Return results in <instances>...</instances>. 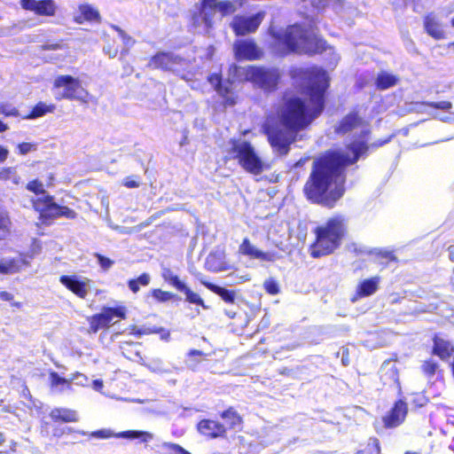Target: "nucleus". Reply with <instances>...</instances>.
Returning a JSON list of instances; mask_svg holds the SVG:
<instances>
[{
  "label": "nucleus",
  "mask_w": 454,
  "mask_h": 454,
  "mask_svg": "<svg viewBox=\"0 0 454 454\" xmlns=\"http://www.w3.org/2000/svg\"><path fill=\"white\" fill-rule=\"evenodd\" d=\"M293 80L302 81V98L296 95L284 96L276 110L278 125L268 120L264 133L270 145L281 155L290 151L299 133L309 129L313 121L324 112L330 78L322 67H294L290 70Z\"/></svg>",
  "instance_id": "1"
},
{
  "label": "nucleus",
  "mask_w": 454,
  "mask_h": 454,
  "mask_svg": "<svg viewBox=\"0 0 454 454\" xmlns=\"http://www.w3.org/2000/svg\"><path fill=\"white\" fill-rule=\"evenodd\" d=\"M369 135V129H363L357 139L346 145L347 153L329 149L313 160L302 188L304 197L310 203L327 208L336 207L346 192V168L370 151Z\"/></svg>",
  "instance_id": "2"
},
{
  "label": "nucleus",
  "mask_w": 454,
  "mask_h": 454,
  "mask_svg": "<svg viewBox=\"0 0 454 454\" xmlns=\"http://www.w3.org/2000/svg\"><path fill=\"white\" fill-rule=\"evenodd\" d=\"M348 217L342 214L329 216L323 223L313 229L315 239L309 245L312 258L330 255L339 249L348 236Z\"/></svg>",
  "instance_id": "3"
},
{
  "label": "nucleus",
  "mask_w": 454,
  "mask_h": 454,
  "mask_svg": "<svg viewBox=\"0 0 454 454\" xmlns=\"http://www.w3.org/2000/svg\"><path fill=\"white\" fill-rule=\"evenodd\" d=\"M26 189L36 197L30 200L33 209L38 214V220L45 226H49L60 217L74 220L77 213L67 206L58 204L54 196L50 194L39 179H33L27 183Z\"/></svg>",
  "instance_id": "4"
},
{
  "label": "nucleus",
  "mask_w": 454,
  "mask_h": 454,
  "mask_svg": "<svg viewBox=\"0 0 454 454\" xmlns=\"http://www.w3.org/2000/svg\"><path fill=\"white\" fill-rule=\"evenodd\" d=\"M220 417L226 420V426L218 420L203 419L196 426L198 432L209 440L226 438L228 430L242 427L244 423L242 416L232 406L223 411Z\"/></svg>",
  "instance_id": "5"
},
{
  "label": "nucleus",
  "mask_w": 454,
  "mask_h": 454,
  "mask_svg": "<svg viewBox=\"0 0 454 454\" xmlns=\"http://www.w3.org/2000/svg\"><path fill=\"white\" fill-rule=\"evenodd\" d=\"M230 143L231 146L229 149V159L236 160L239 165L251 175L258 176L263 172L266 166L250 142L233 138Z\"/></svg>",
  "instance_id": "6"
},
{
  "label": "nucleus",
  "mask_w": 454,
  "mask_h": 454,
  "mask_svg": "<svg viewBox=\"0 0 454 454\" xmlns=\"http://www.w3.org/2000/svg\"><path fill=\"white\" fill-rule=\"evenodd\" d=\"M243 80L265 90L274 91L278 89L280 74L277 69L257 66H247L243 71Z\"/></svg>",
  "instance_id": "7"
},
{
  "label": "nucleus",
  "mask_w": 454,
  "mask_h": 454,
  "mask_svg": "<svg viewBox=\"0 0 454 454\" xmlns=\"http://www.w3.org/2000/svg\"><path fill=\"white\" fill-rule=\"evenodd\" d=\"M52 86L54 89H61L63 90L59 98L67 100H78L82 103H88L90 93L83 89L81 81L70 74H60L56 76Z\"/></svg>",
  "instance_id": "8"
},
{
  "label": "nucleus",
  "mask_w": 454,
  "mask_h": 454,
  "mask_svg": "<svg viewBox=\"0 0 454 454\" xmlns=\"http://www.w3.org/2000/svg\"><path fill=\"white\" fill-rule=\"evenodd\" d=\"M207 82L221 98L223 107L233 106L238 103L239 97L233 88V81L224 79L221 70L209 74L207 76Z\"/></svg>",
  "instance_id": "9"
},
{
  "label": "nucleus",
  "mask_w": 454,
  "mask_h": 454,
  "mask_svg": "<svg viewBox=\"0 0 454 454\" xmlns=\"http://www.w3.org/2000/svg\"><path fill=\"white\" fill-rule=\"evenodd\" d=\"M114 317L126 318V309L123 306L103 307L101 312L87 317L89 323L88 333H97L102 329H107Z\"/></svg>",
  "instance_id": "10"
},
{
  "label": "nucleus",
  "mask_w": 454,
  "mask_h": 454,
  "mask_svg": "<svg viewBox=\"0 0 454 454\" xmlns=\"http://www.w3.org/2000/svg\"><path fill=\"white\" fill-rule=\"evenodd\" d=\"M215 1L216 0L200 1L197 11H195L191 16L193 27H198L203 24L207 30H209L214 27L217 12Z\"/></svg>",
  "instance_id": "11"
},
{
  "label": "nucleus",
  "mask_w": 454,
  "mask_h": 454,
  "mask_svg": "<svg viewBox=\"0 0 454 454\" xmlns=\"http://www.w3.org/2000/svg\"><path fill=\"white\" fill-rule=\"evenodd\" d=\"M367 125L368 122L364 119L359 109L353 108L333 126V133L336 136H345Z\"/></svg>",
  "instance_id": "12"
},
{
  "label": "nucleus",
  "mask_w": 454,
  "mask_h": 454,
  "mask_svg": "<svg viewBox=\"0 0 454 454\" xmlns=\"http://www.w3.org/2000/svg\"><path fill=\"white\" fill-rule=\"evenodd\" d=\"M184 59L169 51H159L149 60L148 67L164 72H176V67L182 66Z\"/></svg>",
  "instance_id": "13"
},
{
  "label": "nucleus",
  "mask_w": 454,
  "mask_h": 454,
  "mask_svg": "<svg viewBox=\"0 0 454 454\" xmlns=\"http://www.w3.org/2000/svg\"><path fill=\"white\" fill-rule=\"evenodd\" d=\"M161 277L165 282L168 285L176 288L178 292L184 293L185 294V301L189 303L201 306L202 308H206L203 299L196 293L192 291L186 285L180 280L177 275L174 274V272L170 269H164Z\"/></svg>",
  "instance_id": "14"
},
{
  "label": "nucleus",
  "mask_w": 454,
  "mask_h": 454,
  "mask_svg": "<svg viewBox=\"0 0 454 454\" xmlns=\"http://www.w3.org/2000/svg\"><path fill=\"white\" fill-rule=\"evenodd\" d=\"M264 18V12H259L252 16L237 15L233 18L231 27L236 35H246L254 33Z\"/></svg>",
  "instance_id": "15"
},
{
  "label": "nucleus",
  "mask_w": 454,
  "mask_h": 454,
  "mask_svg": "<svg viewBox=\"0 0 454 454\" xmlns=\"http://www.w3.org/2000/svg\"><path fill=\"white\" fill-rule=\"evenodd\" d=\"M22 9L41 17H53L58 6L54 0H20Z\"/></svg>",
  "instance_id": "16"
},
{
  "label": "nucleus",
  "mask_w": 454,
  "mask_h": 454,
  "mask_svg": "<svg viewBox=\"0 0 454 454\" xmlns=\"http://www.w3.org/2000/svg\"><path fill=\"white\" fill-rule=\"evenodd\" d=\"M306 31L304 27L298 24L289 26L286 28L283 36V43L289 51L297 52L302 49Z\"/></svg>",
  "instance_id": "17"
},
{
  "label": "nucleus",
  "mask_w": 454,
  "mask_h": 454,
  "mask_svg": "<svg viewBox=\"0 0 454 454\" xmlns=\"http://www.w3.org/2000/svg\"><path fill=\"white\" fill-rule=\"evenodd\" d=\"M431 354L439 357L442 361H449L454 356V344L441 334L435 333L433 338Z\"/></svg>",
  "instance_id": "18"
},
{
  "label": "nucleus",
  "mask_w": 454,
  "mask_h": 454,
  "mask_svg": "<svg viewBox=\"0 0 454 454\" xmlns=\"http://www.w3.org/2000/svg\"><path fill=\"white\" fill-rule=\"evenodd\" d=\"M380 278L378 276L363 279L356 286L355 293L350 297V301L355 303L357 301L371 296L379 289Z\"/></svg>",
  "instance_id": "19"
},
{
  "label": "nucleus",
  "mask_w": 454,
  "mask_h": 454,
  "mask_svg": "<svg viewBox=\"0 0 454 454\" xmlns=\"http://www.w3.org/2000/svg\"><path fill=\"white\" fill-rule=\"evenodd\" d=\"M234 49L238 59L256 60L262 57V51L254 41H240Z\"/></svg>",
  "instance_id": "20"
},
{
  "label": "nucleus",
  "mask_w": 454,
  "mask_h": 454,
  "mask_svg": "<svg viewBox=\"0 0 454 454\" xmlns=\"http://www.w3.org/2000/svg\"><path fill=\"white\" fill-rule=\"evenodd\" d=\"M420 371L429 382L444 383V369L433 358H427L422 362Z\"/></svg>",
  "instance_id": "21"
},
{
  "label": "nucleus",
  "mask_w": 454,
  "mask_h": 454,
  "mask_svg": "<svg viewBox=\"0 0 454 454\" xmlns=\"http://www.w3.org/2000/svg\"><path fill=\"white\" fill-rule=\"evenodd\" d=\"M327 42L322 36L306 31L301 51L309 56L321 54L327 50Z\"/></svg>",
  "instance_id": "22"
},
{
  "label": "nucleus",
  "mask_w": 454,
  "mask_h": 454,
  "mask_svg": "<svg viewBox=\"0 0 454 454\" xmlns=\"http://www.w3.org/2000/svg\"><path fill=\"white\" fill-rule=\"evenodd\" d=\"M205 265L211 272L224 271L231 268L223 249L210 252L206 259Z\"/></svg>",
  "instance_id": "23"
},
{
  "label": "nucleus",
  "mask_w": 454,
  "mask_h": 454,
  "mask_svg": "<svg viewBox=\"0 0 454 454\" xmlns=\"http://www.w3.org/2000/svg\"><path fill=\"white\" fill-rule=\"evenodd\" d=\"M59 282L81 299H85L88 294L86 282L78 279L76 276L62 275L59 278Z\"/></svg>",
  "instance_id": "24"
},
{
  "label": "nucleus",
  "mask_w": 454,
  "mask_h": 454,
  "mask_svg": "<svg viewBox=\"0 0 454 454\" xmlns=\"http://www.w3.org/2000/svg\"><path fill=\"white\" fill-rule=\"evenodd\" d=\"M239 251L241 254L247 255L252 259L270 262L274 260V255L270 253L262 252L254 247L248 238H245L239 245Z\"/></svg>",
  "instance_id": "25"
},
{
  "label": "nucleus",
  "mask_w": 454,
  "mask_h": 454,
  "mask_svg": "<svg viewBox=\"0 0 454 454\" xmlns=\"http://www.w3.org/2000/svg\"><path fill=\"white\" fill-rule=\"evenodd\" d=\"M423 24L427 34L434 39L441 40L445 38V32L434 13L427 14L424 17Z\"/></svg>",
  "instance_id": "26"
},
{
  "label": "nucleus",
  "mask_w": 454,
  "mask_h": 454,
  "mask_svg": "<svg viewBox=\"0 0 454 454\" xmlns=\"http://www.w3.org/2000/svg\"><path fill=\"white\" fill-rule=\"evenodd\" d=\"M78 11L79 13L74 18V21L77 24L100 21L99 12L90 4H80Z\"/></svg>",
  "instance_id": "27"
},
{
  "label": "nucleus",
  "mask_w": 454,
  "mask_h": 454,
  "mask_svg": "<svg viewBox=\"0 0 454 454\" xmlns=\"http://www.w3.org/2000/svg\"><path fill=\"white\" fill-rule=\"evenodd\" d=\"M26 265H27V262L22 254L20 257H13L6 261L0 260V274L11 275L20 272Z\"/></svg>",
  "instance_id": "28"
},
{
  "label": "nucleus",
  "mask_w": 454,
  "mask_h": 454,
  "mask_svg": "<svg viewBox=\"0 0 454 454\" xmlns=\"http://www.w3.org/2000/svg\"><path fill=\"white\" fill-rule=\"evenodd\" d=\"M50 417L54 422H77L79 416L74 410L67 408H54L50 412Z\"/></svg>",
  "instance_id": "29"
},
{
  "label": "nucleus",
  "mask_w": 454,
  "mask_h": 454,
  "mask_svg": "<svg viewBox=\"0 0 454 454\" xmlns=\"http://www.w3.org/2000/svg\"><path fill=\"white\" fill-rule=\"evenodd\" d=\"M200 283L208 290L219 295L226 303H234L236 294L233 290L226 289L208 281L201 280Z\"/></svg>",
  "instance_id": "30"
},
{
  "label": "nucleus",
  "mask_w": 454,
  "mask_h": 454,
  "mask_svg": "<svg viewBox=\"0 0 454 454\" xmlns=\"http://www.w3.org/2000/svg\"><path fill=\"white\" fill-rule=\"evenodd\" d=\"M115 438L139 439L142 442H147L153 438V434L146 431L127 430L116 433Z\"/></svg>",
  "instance_id": "31"
},
{
  "label": "nucleus",
  "mask_w": 454,
  "mask_h": 454,
  "mask_svg": "<svg viewBox=\"0 0 454 454\" xmlns=\"http://www.w3.org/2000/svg\"><path fill=\"white\" fill-rule=\"evenodd\" d=\"M54 110V106H48L43 102H38L32 110L26 115L22 116V119L32 120L42 117L48 113H51Z\"/></svg>",
  "instance_id": "32"
},
{
  "label": "nucleus",
  "mask_w": 454,
  "mask_h": 454,
  "mask_svg": "<svg viewBox=\"0 0 454 454\" xmlns=\"http://www.w3.org/2000/svg\"><path fill=\"white\" fill-rule=\"evenodd\" d=\"M369 255L372 257V261L380 265H387L395 260V256L393 252L382 249L371 251Z\"/></svg>",
  "instance_id": "33"
},
{
  "label": "nucleus",
  "mask_w": 454,
  "mask_h": 454,
  "mask_svg": "<svg viewBox=\"0 0 454 454\" xmlns=\"http://www.w3.org/2000/svg\"><path fill=\"white\" fill-rule=\"evenodd\" d=\"M12 220L6 210L0 211V241L7 239L11 235Z\"/></svg>",
  "instance_id": "34"
},
{
  "label": "nucleus",
  "mask_w": 454,
  "mask_h": 454,
  "mask_svg": "<svg viewBox=\"0 0 454 454\" xmlns=\"http://www.w3.org/2000/svg\"><path fill=\"white\" fill-rule=\"evenodd\" d=\"M50 387L56 388L61 387L60 391L64 389H71L73 379H66L59 375L58 372L51 371L49 372Z\"/></svg>",
  "instance_id": "35"
},
{
  "label": "nucleus",
  "mask_w": 454,
  "mask_h": 454,
  "mask_svg": "<svg viewBox=\"0 0 454 454\" xmlns=\"http://www.w3.org/2000/svg\"><path fill=\"white\" fill-rule=\"evenodd\" d=\"M396 83V78L395 75L389 74L386 72H381L378 74L375 86L379 90H387Z\"/></svg>",
  "instance_id": "36"
},
{
  "label": "nucleus",
  "mask_w": 454,
  "mask_h": 454,
  "mask_svg": "<svg viewBox=\"0 0 454 454\" xmlns=\"http://www.w3.org/2000/svg\"><path fill=\"white\" fill-rule=\"evenodd\" d=\"M151 277L148 273L144 272L137 278H131L128 281V286L133 294H137L141 286H147L150 283Z\"/></svg>",
  "instance_id": "37"
},
{
  "label": "nucleus",
  "mask_w": 454,
  "mask_h": 454,
  "mask_svg": "<svg viewBox=\"0 0 454 454\" xmlns=\"http://www.w3.org/2000/svg\"><path fill=\"white\" fill-rule=\"evenodd\" d=\"M215 6L217 9V12H220L221 17H225L231 14H233L237 11V7L235 4L229 1V0H223V1H215Z\"/></svg>",
  "instance_id": "38"
},
{
  "label": "nucleus",
  "mask_w": 454,
  "mask_h": 454,
  "mask_svg": "<svg viewBox=\"0 0 454 454\" xmlns=\"http://www.w3.org/2000/svg\"><path fill=\"white\" fill-rule=\"evenodd\" d=\"M355 454H380V441L376 437L369 439L364 449L358 450Z\"/></svg>",
  "instance_id": "39"
},
{
  "label": "nucleus",
  "mask_w": 454,
  "mask_h": 454,
  "mask_svg": "<svg viewBox=\"0 0 454 454\" xmlns=\"http://www.w3.org/2000/svg\"><path fill=\"white\" fill-rule=\"evenodd\" d=\"M150 294L158 302H167L173 300L176 295L168 291L161 290L160 288L152 289Z\"/></svg>",
  "instance_id": "40"
},
{
  "label": "nucleus",
  "mask_w": 454,
  "mask_h": 454,
  "mask_svg": "<svg viewBox=\"0 0 454 454\" xmlns=\"http://www.w3.org/2000/svg\"><path fill=\"white\" fill-rule=\"evenodd\" d=\"M386 428L395 427L397 424V402L394 403L390 411L382 418Z\"/></svg>",
  "instance_id": "41"
},
{
  "label": "nucleus",
  "mask_w": 454,
  "mask_h": 454,
  "mask_svg": "<svg viewBox=\"0 0 454 454\" xmlns=\"http://www.w3.org/2000/svg\"><path fill=\"white\" fill-rule=\"evenodd\" d=\"M12 178V182L15 184H20V177L16 175V168L15 167H4L0 170V179L7 181Z\"/></svg>",
  "instance_id": "42"
},
{
  "label": "nucleus",
  "mask_w": 454,
  "mask_h": 454,
  "mask_svg": "<svg viewBox=\"0 0 454 454\" xmlns=\"http://www.w3.org/2000/svg\"><path fill=\"white\" fill-rule=\"evenodd\" d=\"M137 347V343L132 341H123L121 344V349L125 357L129 360H133L135 356H139V351L135 350L134 354L132 349Z\"/></svg>",
  "instance_id": "43"
},
{
  "label": "nucleus",
  "mask_w": 454,
  "mask_h": 454,
  "mask_svg": "<svg viewBox=\"0 0 454 454\" xmlns=\"http://www.w3.org/2000/svg\"><path fill=\"white\" fill-rule=\"evenodd\" d=\"M421 105L423 106L438 109L444 112H449L452 108V103L448 100H442L439 102L423 101L421 102Z\"/></svg>",
  "instance_id": "44"
},
{
  "label": "nucleus",
  "mask_w": 454,
  "mask_h": 454,
  "mask_svg": "<svg viewBox=\"0 0 454 454\" xmlns=\"http://www.w3.org/2000/svg\"><path fill=\"white\" fill-rule=\"evenodd\" d=\"M0 114L5 118L20 116L19 109L8 103H0Z\"/></svg>",
  "instance_id": "45"
},
{
  "label": "nucleus",
  "mask_w": 454,
  "mask_h": 454,
  "mask_svg": "<svg viewBox=\"0 0 454 454\" xmlns=\"http://www.w3.org/2000/svg\"><path fill=\"white\" fill-rule=\"evenodd\" d=\"M161 332H164V334L162 335V338L168 339L169 337V333L166 331L163 328H154V329H146V328H140V329H133L132 333L136 336H142V335H147L151 333H160Z\"/></svg>",
  "instance_id": "46"
},
{
  "label": "nucleus",
  "mask_w": 454,
  "mask_h": 454,
  "mask_svg": "<svg viewBox=\"0 0 454 454\" xmlns=\"http://www.w3.org/2000/svg\"><path fill=\"white\" fill-rule=\"evenodd\" d=\"M161 446L168 451V454H191L188 450L177 443L163 442Z\"/></svg>",
  "instance_id": "47"
},
{
  "label": "nucleus",
  "mask_w": 454,
  "mask_h": 454,
  "mask_svg": "<svg viewBox=\"0 0 454 454\" xmlns=\"http://www.w3.org/2000/svg\"><path fill=\"white\" fill-rule=\"evenodd\" d=\"M263 288L265 292L270 295H276L280 292L278 283L272 278H270L264 281Z\"/></svg>",
  "instance_id": "48"
},
{
  "label": "nucleus",
  "mask_w": 454,
  "mask_h": 454,
  "mask_svg": "<svg viewBox=\"0 0 454 454\" xmlns=\"http://www.w3.org/2000/svg\"><path fill=\"white\" fill-rule=\"evenodd\" d=\"M104 52L112 59L118 55L119 46L116 44L115 40H107L106 45L104 47Z\"/></svg>",
  "instance_id": "49"
},
{
  "label": "nucleus",
  "mask_w": 454,
  "mask_h": 454,
  "mask_svg": "<svg viewBox=\"0 0 454 454\" xmlns=\"http://www.w3.org/2000/svg\"><path fill=\"white\" fill-rule=\"evenodd\" d=\"M18 153L20 155H26L32 151L36 150V144L29 142H22L17 145Z\"/></svg>",
  "instance_id": "50"
},
{
  "label": "nucleus",
  "mask_w": 454,
  "mask_h": 454,
  "mask_svg": "<svg viewBox=\"0 0 454 454\" xmlns=\"http://www.w3.org/2000/svg\"><path fill=\"white\" fill-rule=\"evenodd\" d=\"M65 48V43L63 39H60L55 43L46 42L41 45L43 51H58Z\"/></svg>",
  "instance_id": "51"
},
{
  "label": "nucleus",
  "mask_w": 454,
  "mask_h": 454,
  "mask_svg": "<svg viewBox=\"0 0 454 454\" xmlns=\"http://www.w3.org/2000/svg\"><path fill=\"white\" fill-rule=\"evenodd\" d=\"M95 257L97 258L98 260V262L99 263L100 267L104 270H107L108 269H110L113 264H114V261L111 260L110 258L101 254H95Z\"/></svg>",
  "instance_id": "52"
},
{
  "label": "nucleus",
  "mask_w": 454,
  "mask_h": 454,
  "mask_svg": "<svg viewBox=\"0 0 454 454\" xmlns=\"http://www.w3.org/2000/svg\"><path fill=\"white\" fill-rule=\"evenodd\" d=\"M122 184L129 189L137 188L140 185V177L137 176H126L122 181Z\"/></svg>",
  "instance_id": "53"
},
{
  "label": "nucleus",
  "mask_w": 454,
  "mask_h": 454,
  "mask_svg": "<svg viewBox=\"0 0 454 454\" xmlns=\"http://www.w3.org/2000/svg\"><path fill=\"white\" fill-rule=\"evenodd\" d=\"M90 435L93 437L100 438V439H108V438L114 437L115 434L113 433L109 429H100V430L92 432L90 434Z\"/></svg>",
  "instance_id": "54"
},
{
  "label": "nucleus",
  "mask_w": 454,
  "mask_h": 454,
  "mask_svg": "<svg viewBox=\"0 0 454 454\" xmlns=\"http://www.w3.org/2000/svg\"><path fill=\"white\" fill-rule=\"evenodd\" d=\"M72 433H74V430L71 427H55L52 431V435L56 438H60L65 434Z\"/></svg>",
  "instance_id": "55"
},
{
  "label": "nucleus",
  "mask_w": 454,
  "mask_h": 454,
  "mask_svg": "<svg viewBox=\"0 0 454 454\" xmlns=\"http://www.w3.org/2000/svg\"><path fill=\"white\" fill-rule=\"evenodd\" d=\"M0 299L2 301H11L13 300V295L7 291H1L0 292Z\"/></svg>",
  "instance_id": "56"
},
{
  "label": "nucleus",
  "mask_w": 454,
  "mask_h": 454,
  "mask_svg": "<svg viewBox=\"0 0 454 454\" xmlns=\"http://www.w3.org/2000/svg\"><path fill=\"white\" fill-rule=\"evenodd\" d=\"M8 154V149L0 145V162H4L7 159Z\"/></svg>",
  "instance_id": "57"
},
{
  "label": "nucleus",
  "mask_w": 454,
  "mask_h": 454,
  "mask_svg": "<svg viewBox=\"0 0 454 454\" xmlns=\"http://www.w3.org/2000/svg\"><path fill=\"white\" fill-rule=\"evenodd\" d=\"M398 409H399V413L402 412L403 414V416H405V414L407 412V407H406V403H403L402 400H399Z\"/></svg>",
  "instance_id": "58"
},
{
  "label": "nucleus",
  "mask_w": 454,
  "mask_h": 454,
  "mask_svg": "<svg viewBox=\"0 0 454 454\" xmlns=\"http://www.w3.org/2000/svg\"><path fill=\"white\" fill-rule=\"evenodd\" d=\"M188 355L190 356H206V355L202 351L197 349L191 350Z\"/></svg>",
  "instance_id": "59"
},
{
  "label": "nucleus",
  "mask_w": 454,
  "mask_h": 454,
  "mask_svg": "<svg viewBox=\"0 0 454 454\" xmlns=\"http://www.w3.org/2000/svg\"><path fill=\"white\" fill-rule=\"evenodd\" d=\"M448 252L450 260L454 262V246H450L448 247Z\"/></svg>",
  "instance_id": "60"
},
{
  "label": "nucleus",
  "mask_w": 454,
  "mask_h": 454,
  "mask_svg": "<svg viewBox=\"0 0 454 454\" xmlns=\"http://www.w3.org/2000/svg\"><path fill=\"white\" fill-rule=\"evenodd\" d=\"M9 129V126L0 120V133L5 132Z\"/></svg>",
  "instance_id": "61"
},
{
  "label": "nucleus",
  "mask_w": 454,
  "mask_h": 454,
  "mask_svg": "<svg viewBox=\"0 0 454 454\" xmlns=\"http://www.w3.org/2000/svg\"><path fill=\"white\" fill-rule=\"evenodd\" d=\"M117 30L120 32V34L122 35L123 38H126L128 41H129L131 38L128 36L120 28H117Z\"/></svg>",
  "instance_id": "62"
},
{
  "label": "nucleus",
  "mask_w": 454,
  "mask_h": 454,
  "mask_svg": "<svg viewBox=\"0 0 454 454\" xmlns=\"http://www.w3.org/2000/svg\"><path fill=\"white\" fill-rule=\"evenodd\" d=\"M403 454H422V453L419 452V451H416V450H409L404 451Z\"/></svg>",
  "instance_id": "63"
},
{
  "label": "nucleus",
  "mask_w": 454,
  "mask_h": 454,
  "mask_svg": "<svg viewBox=\"0 0 454 454\" xmlns=\"http://www.w3.org/2000/svg\"><path fill=\"white\" fill-rule=\"evenodd\" d=\"M93 383H94V385L98 386V387H102V386H103L102 381H101V380H94V382H93Z\"/></svg>",
  "instance_id": "64"
}]
</instances>
